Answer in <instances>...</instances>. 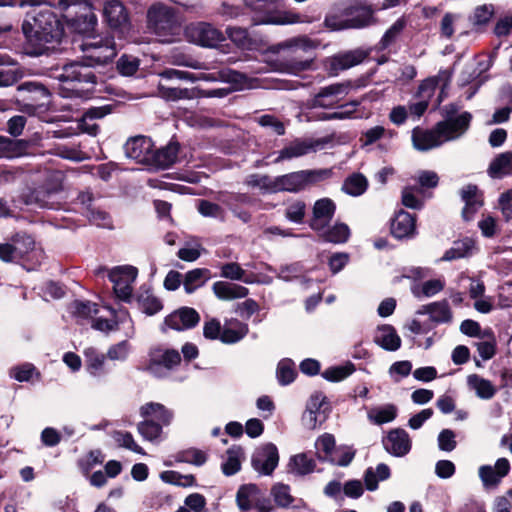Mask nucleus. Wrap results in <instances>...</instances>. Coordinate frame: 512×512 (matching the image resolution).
<instances>
[{
  "label": "nucleus",
  "instance_id": "61",
  "mask_svg": "<svg viewBox=\"0 0 512 512\" xmlns=\"http://www.w3.org/2000/svg\"><path fill=\"white\" fill-rule=\"evenodd\" d=\"M495 13V7L492 4H483L477 6L469 17L474 26H484L489 23Z\"/></svg>",
  "mask_w": 512,
  "mask_h": 512
},
{
  "label": "nucleus",
  "instance_id": "10",
  "mask_svg": "<svg viewBox=\"0 0 512 512\" xmlns=\"http://www.w3.org/2000/svg\"><path fill=\"white\" fill-rule=\"evenodd\" d=\"M180 361L181 356L177 350L155 347L149 352L146 370L155 377L162 378L167 376Z\"/></svg>",
  "mask_w": 512,
  "mask_h": 512
},
{
  "label": "nucleus",
  "instance_id": "3",
  "mask_svg": "<svg viewBox=\"0 0 512 512\" xmlns=\"http://www.w3.org/2000/svg\"><path fill=\"white\" fill-rule=\"evenodd\" d=\"M316 47V42L307 36L292 37L278 43L275 46L278 53L276 69L293 75L309 70Z\"/></svg>",
  "mask_w": 512,
  "mask_h": 512
},
{
  "label": "nucleus",
  "instance_id": "46",
  "mask_svg": "<svg viewBox=\"0 0 512 512\" xmlns=\"http://www.w3.org/2000/svg\"><path fill=\"white\" fill-rule=\"evenodd\" d=\"M86 369L88 373L97 377L102 373L107 355L99 353L95 348L89 347L84 350Z\"/></svg>",
  "mask_w": 512,
  "mask_h": 512
},
{
  "label": "nucleus",
  "instance_id": "51",
  "mask_svg": "<svg viewBox=\"0 0 512 512\" xmlns=\"http://www.w3.org/2000/svg\"><path fill=\"white\" fill-rule=\"evenodd\" d=\"M406 27V21L404 18H399L396 20L391 27L384 33L381 40L378 43L379 50H385L388 47H390L392 44H394L400 35L402 34L403 30Z\"/></svg>",
  "mask_w": 512,
  "mask_h": 512
},
{
  "label": "nucleus",
  "instance_id": "13",
  "mask_svg": "<svg viewBox=\"0 0 512 512\" xmlns=\"http://www.w3.org/2000/svg\"><path fill=\"white\" fill-rule=\"evenodd\" d=\"M186 36L190 42L209 48L216 47L225 40L223 32L205 22L189 25Z\"/></svg>",
  "mask_w": 512,
  "mask_h": 512
},
{
  "label": "nucleus",
  "instance_id": "58",
  "mask_svg": "<svg viewBox=\"0 0 512 512\" xmlns=\"http://www.w3.org/2000/svg\"><path fill=\"white\" fill-rule=\"evenodd\" d=\"M221 277L232 281H243L246 284H252L253 280L246 276L245 270L236 262L225 263L220 267Z\"/></svg>",
  "mask_w": 512,
  "mask_h": 512
},
{
  "label": "nucleus",
  "instance_id": "12",
  "mask_svg": "<svg viewBox=\"0 0 512 512\" xmlns=\"http://www.w3.org/2000/svg\"><path fill=\"white\" fill-rule=\"evenodd\" d=\"M60 193L56 187L40 186L35 189H27L21 194V200L25 205L37 208L59 209Z\"/></svg>",
  "mask_w": 512,
  "mask_h": 512
},
{
  "label": "nucleus",
  "instance_id": "30",
  "mask_svg": "<svg viewBox=\"0 0 512 512\" xmlns=\"http://www.w3.org/2000/svg\"><path fill=\"white\" fill-rule=\"evenodd\" d=\"M212 290L215 296L223 301L244 298L248 295V288L226 281H217L213 284Z\"/></svg>",
  "mask_w": 512,
  "mask_h": 512
},
{
  "label": "nucleus",
  "instance_id": "60",
  "mask_svg": "<svg viewBox=\"0 0 512 512\" xmlns=\"http://www.w3.org/2000/svg\"><path fill=\"white\" fill-rule=\"evenodd\" d=\"M354 371V365L352 363H346L344 365L327 368L322 373V377L330 382H338L350 376Z\"/></svg>",
  "mask_w": 512,
  "mask_h": 512
},
{
  "label": "nucleus",
  "instance_id": "15",
  "mask_svg": "<svg viewBox=\"0 0 512 512\" xmlns=\"http://www.w3.org/2000/svg\"><path fill=\"white\" fill-rule=\"evenodd\" d=\"M279 463L278 449L273 443L259 446L253 453L251 465L261 475L269 476Z\"/></svg>",
  "mask_w": 512,
  "mask_h": 512
},
{
  "label": "nucleus",
  "instance_id": "57",
  "mask_svg": "<svg viewBox=\"0 0 512 512\" xmlns=\"http://www.w3.org/2000/svg\"><path fill=\"white\" fill-rule=\"evenodd\" d=\"M453 314L447 300L433 302L430 320L435 324H447L452 321Z\"/></svg>",
  "mask_w": 512,
  "mask_h": 512
},
{
  "label": "nucleus",
  "instance_id": "21",
  "mask_svg": "<svg viewBox=\"0 0 512 512\" xmlns=\"http://www.w3.org/2000/svg\"><path fill=\"white\" fill-rule=\"evenodd\" d=\"M383 445L388 453L396 457H403L411 450L409 434L401 428L391 430L383 439Z\"/></svg>",
  "mask_w": 512,
  "mask_h": 512
},
{
  "label": "nucleus",
  "instance_id": "9",
  "mask_svg": "<svg viewBox=\"0 0 512 512\" xmlns=\"http://www.w3.org/2000/svg\"><path fill=\"white\" fill-rule=\"evenodd\" d=\"M445 123H437L431 130L419 127L412 131V142L418 151H428L441 146L443 143L457 139V134L446 131Z\"/></svg>",
  "mask_w": 512,
  "mask_h": 512
},
{
  "label": "nucleus",
  "instance_id": "17",
  "mask_svg": "<svg viewBox=\"0 0 512 512\" xmlns=\"http://www.w3.org/2000/svg\"><path fill=\"white\" fill-rule=\"evenodd\" d=\"M367 56L368 53L362 49H355L344 53H339L327 61V72L331 76H337L340 71L360 64Z\"/></svg>",
  "mask_w": 512,
  "mask_h": 512
},
{
  "label": "nucleus",
  "instance_id": "35",
  "mask_svg": "<svg viewBox=\"0 0 512 512\" xmlns=\"http://www.w3.org/2000/svg\"><path fill=\"white\" fill-rule=\"evenodd\" d=\"M179 145L171 142L165 147H162L156 151L153 150L151 161L160 168H167L173 165L178 156Z\"/></svg>",
  "mask_w": 512,
  "mask_h": 512
},
{
  "label": "nucleus",
  "instance_id": "6",
  "mask_svg": "<svg viewBox=\"0 0 512 512\" xmlns=\"http://www.w3.org/2000/svg\"><path fill=\"white\" fill-rule=\"evenodd\" d=\"M278 0H249L248 5L255 11L264 12V15L256 20L257 24L291 25L297 23H312L319 16H309L293 11H272L271 8Z\"/></svg>",
  "mask_w": 512,
  "mask_h": 512
},
{
  "label": "nucleus",
  "instance_id": "55",
  "mask_svg": "<svg viewBox=\"0 0 512 512\" xmlns=\"http://www.w3.org/2000/svg\"><path fill=\"white\" fill-rule=\"evenodd\" d=\"M19 91H26L34 95L33 101H41L40 105L48 102L50 97L49 90L41 83L35 81H26L18 86Z\"/></svg>",
  "mask_w": 512,
  "mask_h": 512
},
{
  "label": "nucleus",
  "instance_id": "43",
  "mask_svg": "<svg viewBox=\"0 0 512 512\" xmlns=\"http://www.w3.org/2000/svg\"><path fill=\"white\" fill-rule=\"evenodd\" d=\"M210 277L208 269H193L185 274L183 286L187 294L193 293L196 289L203 286Z\"/></svg>",
  "mask_w": 512,
  "mask_h": 512
},
{
  "label": "nucleus",
  "instance_id": "8",
  "mask_svg": "<svg viewBox=\"0 0 512 512\" xmlns=\"http://www.w3.org/2000/svg\"><path fill=\"white\" fill-rule=\"evenodd\" d=\"M137 276V268L131 265L116 266L108 272V278L113 284V291L118 300L125 303L132 301L133 284Z\"/></svg>",
  "mask_w": 512,
  "mask_h": 512
},
{
  "label": "nucleus",
  "instance_id": "28",
  "mask_svg": "<svg viewBox=\"0 0 512 512\" xmlns=\"http://www.w3.org/2000/svg\"><path fill=\"white\" fill-rule=\"evenodd\" d=\"M139 412L141 417L153 419L164 426L170 425L174 418L172 410L157 402H148L142 405Z\"/></svg>",
  "mask_w": 512,
  "mask_h": 512
},
{
  "label": "nucleus",
  "instance_id": "14",
  "mask_svg": "<svg viewBox=\"0 0 512 512\" xmlns=\"http://www.w3.org/2000/svg\"><path fill=\"white\" fill-rule=\"evenodd\" d=\"M351 89L352 83L350 81L322 87L311 100V106L326 109L333 108L349 94Z\"/></svg>",
  "mask_w": 512,
  "mask_h": 512
},
{
  "label": "nucleus",
  "instance_id": "16",
  "mask_svg": "<svg viewBox=\"0 0 512 512\" xmlns=\"http://www.w3.org/2000/svg\"><path fill=\"white\" fill-rule=\"evenodd\" d=\"M459 107L456 104H448L443 107L444 120L439 123H445L446 131L451 134H457V139L461 137L469 128L472 115L469 112L458 114Z\"/></svg>",
  "mask_w": 512,
  "mask_h": 512
},
{
  "label": "nucleus",
  "instance_id": "7",
  "mask_svg": "<svg viewBox=\"0 0 512 512\" xmlns=\"http://www.w3.org/2000/svg\"><path fill=\"white\" fill-rule=\"evenodd\" d=\"M71 6H78L79 11L76 12V16L70 19L71 26L74 30L82 35H85V38L88 36H93L97 26V16L93 12L91 6L82 0H59L58 7L59 9L65 11Z\"/></svg>",
  "mask_w": 512,
  "mask_h": 512
},
{
  "label": "nucleus",
  "instance_id": "23",
  "mask_svg": "<svg viewBox=\"0 0 512 512\" xmlns=\"http://www.w3.org/2000/svg\"><path fill=\"white\" fill-rule=\"evenodd\" d=\"M461 199L464 202L462 217L471 221L478 210L483 206V196L476 185H467L461 189Z\"/></svg>",
  "mask_w": 512,
  "mask_h": 512
},
{
  "label": "nucleus",
  "instance_id": "62",
  "mask_svg": "<svg viewBox=\"0 0 512 512\" xmlns=\"http://www.w3.org/2000/svg\"><path fill=\"white\" fill-rule=\"evenodd\" d=\"M175 459L177 462L202 466L207 460V455L202 450L190 448L179 452Z\"/></svg>",
  "mask_w": 512,
  "mask_h": 512
},
{
  "label": "nucleus",
  "instance_id": "24",
  "mask_svg": "<svg viewBox=\"0 0 512 512\" xmlns=\"http://www.w3.org/2000/svg\"><path fill=\"white\" fill-rule=\"evenodd\" d=\"M111 111L112 107L110 105L87 108L79 121V128L88 135L96 136L99 132V125L94 121L104 118Z\"/></svg>",
  "mask_w": 512,
  "mask_h": 512
},
{
  "label": "nucleus",
  "instance_id": "50",
  "mask_svg": "<svg viewBox=\"0 0 512 512\" xmlns=\"http://www.w3.org/2000/svg\"><path fill=\"white\" fill-rule=\"evenodd\" d=\"M318 459L329 461L336 450L335 438L330 433L319 436L315 442Z\"/></svg>",
  "mask_w": 512,
  "mask_h": 512
},
{
  "label": "nucleus",
  "instance_id": "45",
  "mask_svg": "<svg viewBox=\"0 0 512 512\" xmlns=\"http://www.w3.org/2000/svg\"><path fill=\"white\" fill-rule=\"evenodd\" d=\"M323 239L334 244H342L348 241L350 237V229L345 223H336L330 228L319 231Z\"/></svg>",
  "mask_w": 512,
  "mask_h": 512
},
{
  "label": "nucleus",
  "instance_id": "48",
  "mask_svg": "<svg viewBox=\"0 0 512 512\" xmlns=\"http://www.w3.org/2000/svg\"><path fill=\"white\" fill-rule=\"evenodd\" d=\"M367 416L372 423L376 425H382L392 422L396 418L397 408L393 404L375 407L369 410Z\"/></svg>",
  "mask_w": 512,
  "mask_h": 512
},
{
  "label": "nucleus",
  "instance_id": "1",
  "mask_svg": "<svg viewBox=\"0 0 512 512\" xmlns=\"http://www.w3.org/2000/svg\"><path fill=\"white\" fill-rule=\"evenodd\" d=\"M83 52L82 62H72L64 65L54 78L59 81V94L64 98L80 97L84 86L96 84V75L91 67L104 65L116 56V47L112 37L88 36L80 45Z\"/></svg>",
  "mask_w": 512,
  "mask_h": 512
},
{
  "label": "nucleus",
  "instance_id": "42",
  "mask_svg": "<svg viewBox=\"0 0 512 512\" xmlns=\"http://www.w3.org/2000/svg\"><path fill=\"white\" fill-rule=\"evenodd\" d=\"M489 175L493 178H501L512 173V151L498 155L489 166Z\"/></svg>",
  "mask_w": 512,
  "mask_h": 512
},
{
  "label": "nucleus",
  "instance_id": "4",
  "mask_svg": "<svg viewBox=\"0 0 512 512\" xmlns=\"http://www.w3.org/2000/svg\"><path fill=\"white\" fill-rule=\"evenodd\" d=\"M371 6L355 2L343 9H338L325 18L326 27L338 31L344 29H361L375 22Z\"/></svg>",
  "mask_w": 512,
  "mask_h": 512
},
{
  "label": "nucleus",
  "instance_id": "34",
  "mask_svg": "<svg viewBox=\"0 0 512 512\" xmlns=\"http://www.w3.org/2000/svg\"><path fill=\"white\" fill-rule=\"evenodd\" d=\"M247 333V324L239 320H231L222 328L220 341L225 344H233L243 339Z\"/></svg>",
  "mask_w": 512,
  "mask_h": 512
},
{
  "label": "nucleus",
  "instance_id": "19",
  "mask_svg": "<svg viewBox=\"0 0 512 512\" xmlns=\"http://www.w3.org/2000/svg\"><path fill=\"white\" fill-rule=\"evenodd\" d=\"M322 146L323 145L320 140L309 141L296 139L279 151L278 157L274 160V162L279 163L284 160L298 158L311 152H316Z\"/></svg>",
  "mask_w": 512,
  "mask_h": 512
},
{
  "label": "nucleus",
  "instance_id": "39",
  "mask_svg": "<svg viewBox=\"0 0 512 512\" xmlns=\"http://www.w3.org/2000/svg\"><path fill=\"white\" fill-rule=\"evenodd\" d=\"M445 287V281L438 279H430L423 283H413L411 286V293L416 298L433 297L441 292Z\"/></svg>",
  "mask_w": 512,
  "mask_h": 512
},
{
  "label": "nucleus",
  "instance_id": "22",
  "mask_svg": "<svg viewBox=\"0 0 512 512\" xmlns=\"http://www.w3.org/2000/svg\"><path fill=\"white\" fill-rule=\"evenodd\" d=\"M335 204L329 198H322L317 200L313 207V218L310 226L315 231L324 230L330 223L334 213Z\"/></svg>",
  "mask_w": 512,
  "mask_h": 512
},
{
  "label": "nucleus",
  "instance_id": "64",
  "mask_svg": "<svg viewBox=\"0 0 512 512\" xmlns=\"http://www.w3.org/2000/svg\"><path fill=\"white\" fill-rule=\"evenodd\" d=\"M355 457V450L351 446H339L329 462L338 466H348Z\"/></svg>",
  "mask_w": 512,
  "mask_h": 512
},
{
  "label": "nucleus",
  "instance_id": "54",
  "mask_svg": "<svg viewBox=\"0 0 512 512\" xmlns=\"http://www.w3.org/2000/svg\"><path fill=\"white\" fill-rule=\"evenodd\" d=\"M158 91L162 98L169 101H176L180 99H193L196 97L195 89L166 87L163 84H159Z\"/></svg>",
  "mask_w": 512,
  "mask_h": 512
},
{
  "label": "nucleus",
  "instance_id": "63",
  "mask_svg": "<svg viewBox=\"0 0 512 512\" xmlns=\"http://www.w3.org/2000/svg\"><path fill=\"white\" fill-rule=\"evenodd\" d=\"M72 313L78 319H89L98 313L97 304L90 301L76 300L71 305Z\"/></svg>",
  "mask_w": 512,
  "mask_h": 512
},
{
  "label": "nucleus",
  "instance_id": "31",
  "mask_svg": "<svg viewBox=\"0 0 512 512\" xmlns=\"http://www.w3.org/2000/svg\"><path fill=\"white\" fill-rule=\"evenodd\" d=\"M244 450L239 445H233L227 449L221 463V470L225 476H232L241 470L244 460Z\"/></svg>",
  "mask_w": 512,
  "mask_h": 512
},
{
  "label": "nucleus",
  "instance_id": "20",
  "mask_svg": "<svg viewBox=\"0 0 512 512\" xmlns=\"http://www.w3.org/2000/svg\"><path fill=\"white\" fill-rule=\"evenodd\" d=\"M200 321L199 313L190 307H182L165 318V325L169 328L182 331L195 327Z\"/></svg>",
  "mask_w": 512,
  "mask_h": 512
},
{
  "label": "nucleus",
  "instance_id": "40",
  "mask_svg": "<svg viewBox=\"0 0 512 512\" xmlns=\"http://www.w3.org/2000/svg\"><path fill=\"white\" fill-rule=\"evenodd\" d=\"M467 384L470 389L474 390L476 395L481 399H491L496 393L493 384L477 374H471L467 377Z\"/></svg>",
  "mask_w": 512,
  "mask_h": 512
},
{
  "label": "nucleus",
  "instance_id": "36",
  "mask_svg": "<svg viewBox=\"0 0 512 512\" xmlns=\"http://www.w3.org/2000/svg\"><path fill=\"white\" fill-rule=\"evenodd\" d=\"M27 143L0 135V158H18L25 154Z\"/></svg>",
  "mask_w": 512,
  "mask_h": 512
},
{
  "label": "nucleus",
  "instance_id": "52",
  "mask_svg": "<svg viewBox=\"0 0 512 512\" xmlns=\"http://www.w3.org/2000/svg\"><path fill=\"white\" fill-rule=\"evenodd\" d=\"M160 423H157L153 419L144 418L143 421L138 423L137 430L139 434L147 441L154 442L159 440L162 434V427Z\"/></svg>",
  "mask_w": 512,
  "mask_h": 512
},
{
  "label": "nucleus",
  "instance_id": "26",
  "mask_svg": "<svg viewBox=\"0 0 512 512\" xmlns=\"http://www.w3.org/2000/svg\"><path fill=\"white\" fill-rule=\"evenodd\" d=\"M116 318L117 319L115 321H111L101 317L96 318L93 320L92 327L101 332H109L118 329L119 324H127L125 336L127 338H133L135 330L129 313L126 310L120 311Z\"/></svg>",
  "mask_w": 512,
  "mask_h": 512
},
{
  "label": "nucleus",
  "instance_id": "32",
  "mask_svg": "<svg viewBox=\"0 0 512 512\" xmlns=\"http://www.w3.org/2000/svg\"><path fill=\"white\" fill-rule=\"evenodd\" d=\"M18 63L7 54H0V86H11L21 77Z\"/></svg>",
  "mask_w": 512,
  "mask_h": 512
},
{
  "label": "nucleus",
  "instance_id": "44",
  "mask_svg": "<svg viewBox=\"0 0 512 512\" xmlns=\"http://www.w3.org/2000/svg\"><path fill=\"white\" fill-rule=\"evenodd\" d=\"M315 466V461L305 453L292 456L288 464L289 472L299 476L313 472Z\"/></svg>",
  "mask_w": 512,
  "mask_h": 512
},
{
  "label": "nucleus",
  "instance_id": "53",
  "mask_svg": "<svg viewBox=\"0 0 512 512\" xmlns=\"http://www.w3.org/2000/svg\"><path fill=\"white\" fill-rule=\"evenodd\" d=\"M297 375L296 367L291 359H282L277 366L276 377L280 385L291 384Z\"/></svg>",
  "mask_w": 512,
  "mask_h": 512
},
{
  "label": "nucleus",
  "instance_id": "49",
  "mask_svg": "<svg viewBox=\"0 0 512 512\" xmlns=\"http://www.w3.org/2000/svg\"><path fill=\"white\" fill-rule=\"evenodd\" d=\"M424 191L418 186H406L402 190V204L410 209L420 210L424 205Z\"/></svg>",
  "mask_w": 512,
  "mask_h": 512
},
{
  "label": "nucleus",
  "instance_id": "25",
  "mask_svg": "<svg viewBox=\"0 0 512 512\" xmlns=\"http://www.w3.org/2000/svg\"><path fill=\"white\" fill-rule=\"evenodd\" d=\"M416 231L415 218L412 214L399 210L391 223V233L397 239L414 236Z\"/></svg>",
  "mask_w": 512,
  "mask_h": 512
},
{
  "label": "nucleus",
  "instance_id": "47",
  "mask_svg": "<svg viewBox=\"0 0 512 512\" xmlns=\"http://www.w3.org/2000/svg\"><path fill=\"white\" fill-rule=\"evenodd\" d=\"M270 494L278 507H299L297 505H293V503L295 502V498L291 495L289 485L283 483H276L272 486Z\"/></svg>",
  "mask_w": 512,
  "mask_h": 512
},
{
  "label": "nucleus",
  "instance_id": "27",
  "mask_svg": "<svg viewBox=\"0 0 512 512\" xmlns=\"http://www.w3.org/2000/svg\"><path fill=\"white\" fill-rule=\"evenodd\" d=\"M374 342L386 351H396L401 347L400 336L395 328L388 324L377 327Z\"/></svg>",
  "mask_w": 512,
  "mask_h": 512
},
{
  "label": "nucleus",
  "instance_id": "41",
  "mask_svg": "<svg viewBox=\"0 0 512 512\" xmlns=\"http://www.w3.org/2000/svg\"><path fill=\"white\" fill-rule=\"evenodd\" d=\"M390 468L384 463H380L374 469L369 467L364 473V481L367 490L374 491L378 488V482L387 480L390 477Z\"/></svg>",
  "mask_w": 512,
  "mask_h": 512
},
{
  "label": "nucleus",
  "instance_id": "56",
  "mask_svg": "<svg viewBox=\"0 0 512 512\" xmlns=\"http://www.w3.org/2000/svg\"><path fill=\"white\" fill-rule=\"evenodd\" d=\"M245 184L252 188H258L263 193H275V177L257 173L250 174L246 177Z\"/></svg>",
  "mask_w": 512,
  "mask_h": 512
},
{
  "label": "nucleus",
  "instance_id": "59",
  "mask_svg": "<svg viewBox=\"0 0 512 512\" xmlns=\"http://www.w3.org/2000/svg\"><path fill=\"white\" fill-rule=\"evenodd\" d=\"M367 186V180L363 175L353 174L344 181L342 190L348 195L360 196L366 191Z\"/></svg>",
  "mask_w": 512,
  "mask_h": 512
},
{
  "label": "nucleus",
  "instance_id": "33",
  "mask_svg": "<svg viewBox=\"0 0 512 512\" xmlns=\"http://www.w3.org/2000/svg\"><path fill=\"white\" fill-rule=\"evenodd\" d=\"M104 16L112 28H120L127 22V13L123 4L118 0L107 1L104 6Z\"/></svg>",
  "mask_w": 512,
  "mask_h": 512
},
{
  "label": "nucleus",
  "instance_id": "11",
  "mask_svg": "<svg viewBox=\"0 0 512 512\" xmlns=\"http://www.w3.org/2000/svg\"><path fill=\"white\" fill-rule=\"evenodd\" d=\"M148 27L158 36H165L174 31L177 19L172 8L155 4L147 12Z\"/></svg>",
  "mask_w": 512,
  "mask_h": 512
},
{
  "label": "nucleus",
  "instance_id": "2",
  "mask_svg": "<svg viewBox=\"0 0 512 512\" xmlns=\"http://www.w3.org/2000/svg\"><path fill=\"white\" fill-rule=\"evenodd\" d=\"M20 6H31L22 25L26 38L39 45L59 43L64 34L60 20L45 0H21Z\"/></svg>",
  "mask_w": 512,
  "mask_h": 512
},
{
  "label": "nucleus",
  "instance_id": "29",
  "mask_svg": "<svg viewBox=\"0 0 512 512\" xmlns=\"http://www.w3.org/2000/svg\"><path fill=\"white\" fill-rule=\"evenodd\" d=\"M11 241L13 242L16 254L20 260L36 258L37 262H39V258L42 257V252L35 249V241L32 236L26 233H16Z\"/></svg>",
  "mask_w": 512,
  "mask_h": 512
},
{
  "label": "nucleus",
  "instance_id": "38",
  "mask_svg": "<svg viewBox=\"0 0 512 512\" xmlns=\"http://www.w3.org/2000/svg\"><path fill=\"white\" fill-rule=\"evenodd\" d=\"M137 302L139 309L150 316L158 313L163 308L161 301L144 286L140 288V292L137 295Z\"/></svg>",
  "mask_w": 512,
  "mask_h": 512
},
{
  "label": "nucleus",
  "instance_id": "5",
  "mask_svg": "<svg viewBox=\"0 0 512 512\" xmlns=\"http://www.w3.org/2000/svg\"><path fill=\"white\" fill-rule=\"evenodd\" d=\"M333 174L332 169H312L291 172L275 177V193L291 192L296 193L310 185L330 178Z\"/></svg>",
  "mask_w": 512,
  "mask_h": 512
},
{
  "label": "nucleus",
  "instance_id": "18",
  "mask_svg": "<svg viewBox=\"0 0 512 512\" xmlns=\"http://www.w3.org/2000/svg\"><path fill=\"white\" fill-rule=\"evenodd\" d=\"M124 151L128 158L139 163H148L152 158L153 142L148 137L136 136L126 142Z\"/></svg>",
  "mask_w": 512,
  "mask_h": 512
},
{
  "label": "nucleus",
  "instance_id": "37",
  "mask_svg": "<svg viewBox=\"0 0 512 512\" xmlns=\"http://www.w3.org/2000/svg\"><path fill=\"white\" fill-rule=\"evenodd\" d=\"M259 489L255 484L241 485L236 493V504L241 512H247L254 506Z\"/></svg>",
  "mask_w": 512,
  "mask_h": 512
}]
</instances>
